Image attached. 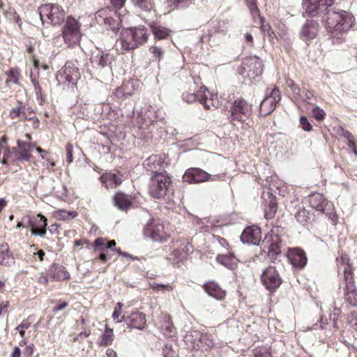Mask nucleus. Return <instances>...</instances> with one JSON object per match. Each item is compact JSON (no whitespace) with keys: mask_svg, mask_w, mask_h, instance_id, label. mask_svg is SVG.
Masks as SVG:
<instances>
[{"mask_svg":"<svg viewBox=\"0 0 357 357\" xmlns=\"http://www.w3.org/2000/svg\"><path fill=\"white\" fill-rule=\"evenodd\" d=\"M310 206L317 211L323 213H331L333 209V204L328 202L324 195L320 193H314L309 196Z\"/></svg>","mask_w":357,"mask_h":357,"instance_id":"obj_15","label":"nucleus"},{"mask_svg":"<svg viewBox=\"0 0 357 357\" xmlns=\"http://www.w3.org/2000/svg\"><path fill=\"white\" fill-rule=\"evenodd\" d=\"M107 249H111L114 251H115V250H118L117 248H116V242L114 240L109 241H107Z\"/></svg>","mask_w":357,"mask_h":357,"instance_id":"obj_61","label":"nucleus"},{"mask_svg":"<svg viewBox=\"0 0 357 357\" xmlns=\"http://www.w3.org/2000/svg\"><path fill=\"white\" fill-rule=\"evenodd\" d=\"M220 178V174H210L200 168L188 169L183 176L184 181L189 183H198L208 181H216Z\"/></svg>","mask_w":357,"mask_h":357,"instance_id":"obj_9","label":"nucleus"},{"mask_svg":"<svg viewBox=\"0 0 357 357\" xmlns=\"http://www.w3.org/2000/svg\"><path fill=\"white\" fill-rule=\"evenodd\" d=\"M50 273L52 277L58 281L68 280L70 278V274L66 268L59 264H53L50 269Z\"/></svg>","mask_w":357,"mask_h":357,"instance_id":"obj_29","label":"nucleus"},{"mask_svg":"<svg viewBox=\"0 0 357 357\" xmlns=\"http://www.w3.org/2000/svg\"><path fill=\"white\" fill-rule=\"evenodd\" d=\"M38 13L44 24V17H46L52 26H59L66 20V13L64 8L59 4L47 3L38 8Z\"/></svg>","mask_w":357,"mask_h":357,"instance_id":"obj_5","label":"nucleus"},{"mask_svg":"<svg viewBox=\"0 0 357 357\" xmlns=\"http://www.w3.org/2000/svg\"><path fill=\"white\" fill-rule=\"evenodd\" d=\"M169 164L170 160L168 155L165 153H160L149 156L144 161L143 166L147 172H151L152 175H155L156 174L166 173V172L160 171Z\"/></svg>","mask_w":357,"mask_h":357,"instance_id":"obj_8","label":"nucleus"},{"mask_svg":"<svg viewBox=\"0 0 357 357\" xmlns=\"http://www.w3.org/2000/svg\"><path fill=\"white\" fill-rule=\"evenodd\" d=\"M100 179L102 183H105L107 188H116L120 185L123 181L121 175L111 172L103 174Z\"/></svg>","mask_w":357,"mask_h":357,"instance_id":"obj_27","label":"nucleus"},{"mask_svg":"<svg viewBox=\"0 0 357 357\" xmlns=\"http://www.w3.org/2000/svg\"><path fill=\"white\" fill-rule=\"evenodd\" d=\"M94 247L99 252H104L107 250V240L103 238H98L94 241Z\"/></svg>","mask_w":357,"mask_h":357,"instance_id":"obj_46","label":"nucleus"},{"mask_svg":"<svg viewBox=\"0 0 357 357\" xmlns=\"http://www.w3.org/2000/svg\"><path fill=\"white\" fill-rule=\"evenodd\" d=\"M114 205L118 209L126 211L132 204L131 198L123 192H118L114 197Z\"/></svg>","mask_w":357,"mask_h":357,"instance_id":"obj_25","label":"nucleus"},{"mask_svg":"<svg viewBox=\"0 0 357 357\" xmlns=\"http://www.w3.org/2000/svg\"><path fill=\"white\" fill-rule=\"evenodd\" d=\"M151 229V236L153 241H165L167 238V234L165 231V227L161 224H155Z\"/></svg>","mask_w":357,"mask_h":357,"instance_id":"obj_30","label":"nucleus"},{"mask_svg":"<svg viewBox=\"0 0 357 357\" xmlns=\"http://www.w3.org/2000/svg\"><path fill=\"white\" fill-rule=\"evenodd\" d=\"M287 256L294 268H303L307 264V259L305 253L301 249H289Z\"/></svg>","mask_w":357,"mask_h":357,"instance_id":"obj_17","label":"nucleus"},{"mask_svg":"<svg viewBox=\"0 0 357 357\" xmlns=\"http://www.w3.org/2000/svg\"><path fill=\"white\" fill-rule=\"evenodd\" d=\"M17 148H13L15 158L18 160H29L31 158L30 152L33 146L20 139L17 141Z\"/></svg>","mask_w":357,"mask_h":357,"instance_id":"obj_21","label":"nucleus"},{"mask_svg":"<svg viewBox=\"0 0 357 357\" xmlns=\"http://www.w3.org/2000/svg\"><path fill=\"white\" fill-rule=\"evenodd\" d=\"M261 238V230L259 227L252 226L244 229L241 240L243 243L257 245Z\"/></svg>","mask_w":357,"mask_h":357,"instance_id":"obj_19","label":"nucleus"},{"mask_svg":"<svg viewBox=\"0 0 357 357\" xmlns=\"http://www.w3.org/2000/svg\"><path fill=\"white\" fill-rule=\"evenodd\" d=\"M217 261L230 270H234L237 266V259L232 255H218Z\"/></svg>","mask_w":357,"mask_h":357,"instance_id":"obj_31","label":"nucleus"},{"mask_svg":"<svg viewBox=\"0 0 357 357\" xmlns=\"http://www.w3.org/2000/svg\"><path fill=\"white\" fill-rule=\"evenodd\" d=\"M334 0H303V16L322 17L327 31L333 36L349 31L354 22V16L344 10L335 11L331 7Z\"/></svg>","mask_w":357,"mask_h":357,"instance_id":"obj_1","label":"nucleus"},{"mask_svg":"<svg viewBox=\"0 0 357 357\" xmlns=\"http://www.w3.org/2000/svg\"><path fill=\"white\" fill-rule=\"evenodd\" d=\"M23 108L22 103L18 101L17 106L10 111L9 116L13 120L17 119L18 121H22L26 119L27 116Z\"/></svg>","mask_w":357,"mask_h":357,"instance_id":"obj_34","label":"nucleus"},{"mask_svg":"<svg viewBox=\"0 0 357 357\" xmlns=\"http://www.w3.org/2000/svg\"><path fill=\"white\" fill-rule=\"evenodd\" d=\"M68 303L67 302H62L53 308V312H56L58 311L63 310L68 306Z\"/></svg>","mask_w":357,"mask_h":357,"instance_id":"obj_59","label":"nucleus"},{"mask_svg":"<svg viewBox=\"0 0 357 357\" xmlns=\"http://www.w3.org/2000/svg\"><path fill=\"white\" fill-rule=\"evenodd\" d=\"M1 251L0 252V264L10 266L13 262V258L8 250V245L2 244L1 245Z\"/></svg>","mask_w":357,"mask_h":357,"instance_id":"obj_35","label":"nucleus"},{"mask_svg":"<svg viewBox=\"0 0 357 357\" xmlns=\"http://www.w3.org/2000/svg\"><path fill=\"white\" fill-rule=\"evenodd\" d=\"M126 324L133 328L143 329L146 326L145 314L140 312H132L125 319Z\"/></svg>","mask_w":357,"mask_h":357,"instance_id":"obj_22","label":"nucleus"},{"mask_svg":"<svg viewBox=\"0 0 357 357\" xmlns=\"http://www.w3.org/2000/svg\"><path fill=\"white\" fill-rule=\"evenodd\" d=\"M117 44L121 47V49L126 51L132 50L138 47L137 43L134 40L131 30L129 29H123L121 33V37L117 40Z\"/></svg>","mask_w":357,"mask_h":357,"instance_id":"obj_20","label":"nucleus"},{"mask_svg":"<svg viewBox=\"0 0 357 357\" xmlns=\"http://www.w3.org/2000/svg\"><path fill=\"white\" fill-rule=\"evenodd\" d=\"M280 92L278 88L272 89L270 94L261 101L259 106V112L262 116H267L271 114L275 107L276 104L280 100Z\"/></svg>","mask_w":357,"mask_h":357,"instance_id":"obj_12","label":"nucleus"},{"mask_svg":"<svg viewBox=\"0 0 357 357\" xmlns=\"http://www.w3.org/2000/svg\"><path fill=\"white\" fill-rule=\"evenodd\" d=\"M191 3V0H178V6L179 7H188Z\"/></svg>","mask_w":357,"mask_h":357,"instance_id":"obj_60","label":"nucleus"},{"mask_svg":"<svg viewBox=\"0 0 357 357\" xmlns=\"http://www.w3.org/2000/svg\"><path fill=\"white\" fill-rule=\"evenodd\" d=\"M79 73L77 68L73 64L66 63L56 75V79L60 82H66L68 84H75L79 77Z\"/></svg>","mask_w":357,"mask_h":357,"instance_id":"obj_13","label":"nucleus"},{"mask_svg":"<svg viewBox=\"0 0 357 357\" xmlns=\"http://www.w3.org/2000/svg\"><path fill=\"white\" fill-rule=\"evenodd\" d=\"M178 0H167L166 3L169 8V11L173 10L178 8Z\"/></svg>","mask_w":357,"mask_h":357,"instance_id":"obj_56","label":"nucleus"},{"mask_svg":"<svg viewBox=\"0 0 357 357\" xmlns=\"http://www.w3.org/2000/svg\"><path fill=\"white\" fill-rule=\"evenodd\" d=\"M112 56L107 53L99 52L91 59L92 63L97 64L100 67L104 68L111 63Z\"/></svg>","mask_w":357,"mask_h":357,"instance_id":"obj_33","label":"nucleus"},{"mask_svg":"<svg viewBox=\"0 0 357 357\" xmlns=\"http://www.w3.org/2000/svg\"><path fill=\"white\" fill-rule=\"evenodd\" d=\"M319 24L314 20H307L302 26L300 38L305 42L314 39L318 33Z\"/></svg>","mask_w":357,"mask_h":357,"instance_id":"obj_18","label":"nucleus"},{"mask_svg":"<svg viewBox=\"0 0 357 357\" xmlns=\"http://www.w3.org/2000/svg\"><path fill=\"white\" fill-rule=\"evenodd\" d=\"M126 0H110L113 8L109 6L98 10L95 14L97 23L113 31H118L121 26V20L118 10L125 4Z\"/></svg>","mask_w":357,"mask_h":357,"instance_id":"obj_2","label":"nucleus"},{"mask_svg":"<svg viewBox=\"0 0 357 357\" xmlns=\"http://www.w3.org/2000/svg\"><path fill=\"white\" fill-rule=\"evenodd\" d=\"M21 351L19 347H15L12 353L11 357H20Z\"/></svg>","mask_w":357,"mask_h":357,"instance_id":"obj_63","label":"nucleus"},{"mask_svg":"<svg viewBox=\"0 0 357 357\" xmlns=\"http://www.w3.org/2000/svg\"><path fill=\"white\" fill-rule=\"evenodd\" d=\"M149 51L151 54H153L155 57L158 58L160 60L164 54V52L162 49L158 46H152L149 48Z\"/></svg>","mask_w":357,"mask_h":357,"instance_id":"obj_50","label":"nucleus"},{"mask_svg":"<svg viewBox=\"0 0 357 357\" xmlns=\"http://www.w3.org/2000/svg\"><path fill=\"white\" fill-rule=\"evenodd\" d=\"M185 342H190L189 345L192 349H208L213 347V340L211 335L208 333H199L198 331H194L192 335H186Z\"/></svg>","mask_w":357,"mask_h":357,"instance_id":"obj_10","label":"nucleus"},{"mask_svg":"<svg viewBox=\"0 0 357 357\" xmlns=\"http://www.w3.org/2000/svg\"><path fill=\"white\" fill-rule=\"evenodd\" d=\"M114 340L113 330L107 328L100 342V346H107L112 344Z\"/></svg>","mask_w":357,"mask_h":357,"instance_id":"obj_40","label":"nucleus"},{"mask_svg":"<svg viewBox=\"0 0 357 357\" xmlns=\"http://www.w3.org/2000/svg\"><path fill=\"white\" fill-rule=\"evenodd\" d=\"M151 29L155 38L158 40L167 38L172 32L170 29L155 23L151 25Z\"/></svg>","mask_w":357,"mask_h":357,"instance_id":"obj_32","label":"nucleus"},{"mask_svg":"<svg viewBox=\"0 0 357 357\" xmlns=\"http://www.w3.org/2000/svg\"><path fill=\"white\" fill-rule=\"evenodd\" d=\"M207 89L205 86H201L196 93L193 92H184L182 95L183 100L188 103H192L198 100L202 104L205 109H211V105L208 103L207 100L204 98Z\"/></svg>","mask_w":357,"mask_h":357,"instance_id":"obj_16","label":"nucleus"},{"mask_svg":"<svg viewBox=\"0 0 357 357\" xmlns=\"http://www.w3.org/2000/svg\"><path fill=\"white\" fill-rule=\"evenodd\" d=\"M243 68L250 78H255L261 75L263 72L261 60L256 56L245 58L243 61Z\"/></svg>","mask_w":357,"mask_h":357,"instance_id":"obj_14","label":"nucleus"},{"mask_svg":"<svg viewBox=\"0 0 357 357\" xmlns=\"http://www.w3.org/2000/svg\"><path fill=\"white\" fill-rule=\"evenodd\" d=\"M104 357H117L116 353L112 349H108Z\"/></svg>","mask_w":357,"mask_h":357,"instance_id":"obj_64","label":"nucleus"},{"mask_svg":"<svg viewBox=\"0 0 357 357\" xmlns=\"http://www.w3.org/2000/svg\"><path fill=\"white\" fill-rule=\"evenodd\" d=\"M257 0H245V2L252 13V15L255 16H259V8L257 6L256 3Z\"/></svg>","mask_w":357,"mask_h":357,"instance_id":"obj_47","label":"nucleus"},{"mask_svg":"<svg viewBox=\"0 0 357 357\" xmlns=\"http://www.w3.org/2000/svg\"><path fill=\"white\" fill-rule=\"evenodd\" d=\"M252 352L254 357H272L270 348L268 347H258Z\"/></svg>","mask_w":357,"mask_h":357,"instance_id":"obj_42","label":"nucleus"},{"mask_svg":"<svg viewBox=\"0 0 357 357\" xmlns=\"http://www.w3.org/2000/svg\"><path fill=\"white\" fill-rule=\"evenodd\" d=\"M172 178L167 173L151 175L149 194L155 199L164 198L171 190Z\"/></svg>","mask_w":357,"mask_h":357,"instance_id":"obj_4","label":"nucleus"},{"mask_svg":"<svg viewBox=\"0 0 357 357\" xmlns=\"http://www.w3.org/2000/svg\"><path fill=\"white\" fill-rule=\"evenodd\" d=\"M312 114L315 119L322 121L325 117V112L322 109L315 107L312 109Z\"/></svg>","mask_w":357,"mask_h":357,"instance_id":"obj_49","label":"nucleus"},{"mask_svg":"<svg viewBox=\"0 0 357 357\" xmlns=\"http://www.w3.org/2000/svg\"><path fill=\"white\" fill-rule=\"evenodd\" d=\"M252 105L243 98H238L231 107V120L241 123L245 122L252 115Z\"/></svg>","mask_w":357,"mask_h":357,"instance_id":"obj_7","label":"nucleus"},{"mask_svg":"<svg viewBox=\"0 0 357 357\" xmlns=\"http://www.w3.org/2000/svg\"><path fill=\"white\" fill-rule=\"evenodd\" d=\"M30 227H31V234L33 235H39L40 236H44L46 234V227L43 228H39L37 229L36 227H35L34 223L33 222L32 220H29Z\"/></svg>","mask_w":357,"mask_h":357,"instance_id":"obj_48","label":"nucleus"},{"mask_svg":"<svg viewBox=\"0 0 357 357\" xmlns=\"http://www.w3.org/2000/svg\"><path fill=\"white\" fill-rule=\"evenodd\" d=\"M286 83H287V85L291 89L294 98H301V89L296 86L295 82L292 79L288 78L286 80Z\"/></svg>","mask_w":357,"mask_h":357,"instance_id":"obj_45","label":"nucleus"},{"mask_svg":"<svg viewBox=\"0 0 357 357\" xmlns=\"http://www.w3.org/2000/svg\"><path fill=\"white\" fill-rule=\"evenodd\" d=\"M264 247L268 248V252L273 254L280 252V238L277 234L273 233L266 235L263 241Z\"/></svg>","mask_w":357,"mask_h":357,"instance_id":"obj_26","label":"nucleus"},{"mask_svg":"<svg viewBox=\"0 0 357 357\" xmlns=\"http://www.w3.org/2000/svg\"><path fill=\"white\" fill-rule=\"evenodd\" d=\"M203 288L210 296L217 300H222L226 296V291L213 281L205 283Z\"/></svg>","mask_w":357,"mask_h":357,"instance_id":"obj_23","label":"nucleus"},{"mask_svg":"<svg viewBox=\"0 0 357 357\" xmlns=\"http://www.w3.org/2000/svg\"><path fill=\"white\" fill-rule=\"evenodd\" d=\"M129 29L131 30V33H132L134 40L137 43L138 47L147 41L149 35L144 26H139Z\"/></svg>","mask_w":357,"mask_h":357,"instance_id":"obj_28","label":"nucleus"},{"mask_svg":"<svg viewBox=\"0 0 357 357\" xmlns=\"http://www.w3.org/2000/svg\"><path fill=\"white\" fill-rule=\"evenodd\" d=\"M296 220L302 224H306L310 220V213L304 207H299L295 214Z\"/></svg>","mask_w":357,"mask_h":357,"instance_id":"obj_38","label":"nucleus"},{"mask_svg":"<svg viewBox=\"0 0 357 357\" xmlns=\"http://www.w3.org/2000/svg\"><path fill=\"white\" fill-rule=\"evenodd\" d=\"M171 249V254L168 259L174 263H177L185 258L188 249L187 245L184 243H176Z\"/></svg>","mask_w":357,"mask_h":357,"instance_id":"obj_24","label":"nucleus"},{"mask_svg":"<svg viewBox=\"0 0 357 357\" xmlns=\"http://www.w3.org/2000/svg\"><path fill=\"white\" fill-rule=\"evenodd\" d=\"M9 306V303L8 301H3L0 303V314L3 315L7 312V309Z\"/></svg>","mask_w":357,"mask_h":357,"instance_id":"obj_58","label":"nucleus"},{"mask_svg":"<svg viewBox=\"0 0 357 357\" xmlns=\"http://www.w3.org/2000/svg\"><path fill=\"white\" fill-rule=\"evenodd\" d=\"M30 220H33V222L34 223L35 227H36L37 229L47 227V219L44 215H43L40 213L38 214L37 218H34V220L33 218H31Z\"/></svg>","mask_w":357,"mask_h":357,"instance_id":"obj_44","label":"nucleus"},{"mask_svg":"<svg viewBox=\"0 0 357 357\" xmlns=\"http://www.w3.org/2000/svg\"><path fill=\"white\" fill-rule=\"evenodd\" d=\"M82 24L79 20L73 15H68L61 29V36L68 47H74L79 43L82 37Z\"/></svg>","mask_w":357,"mask_h":357,"instance_id":"obj_3","label":"nucleus"},{"mask_svg":"<svg viewBox=\"0 0 357 357\" xmlns=\"http://www.w3.org/2000/svg\"><path fill=\"white\" fill-rule=\"evenodd\" d=\"M341 260L346 262L344 268V298L346 301L351 306H357V289L354 285V278L353 269L350 264H348V257L347 255L341 257Z\"/></svg>","mask_w":357,"mask_h":357,"instance_id":"obj_6","label":"nucleus"},{"mask_svg":"<svg viewBox=\"0 0 357 357\" xmlns=\"http://www.w3.org/2000/svg\"><path fill=\"white\" fill-rule=\"evenodd\" d=\"M152 287L155 291H168L172 290V287L169 284H162L155 283L152 284Z\"/></svg>","mask_w":357,"mask_h":357,"instance_id":"obj_52","label":"nucleus"},{"mask_svg":"<svg viewBox=\"0 0 357 357\" xmlns=\"http://www.w3.org/2000/svg\"><path fill=\"white\" fill-rule=\"evenodd\" d=\"M207 93L208 94H210L209 92L207 91L206 92V96H204V98L207 100L208 103L210 104L211 105V107H218V102H215V99H217V96L216 95H212L211 94V98H208V96H207Z\"/></svg>","mask_w":357,"mask_h":357,"instance_id":"obj_54","label":"nucleus"},{"mask_svg":"<svg viewBox=\"0 0 357 357\" xmlns=\"http://www.w3.org/2000/svg\"><path fill=\"white\" fill-rule=\"evenodd\" d=\"M30 317H28L26 319H24L22 323L19 325V328H23L24 330L28 329L31 324V322L29 321Z\"/></svg>","mask_w":357,"mask_h":357,"instance_id":"obj_57","label":"nucleus"},{"mask_svg":"<svg viewBox=\"0 0 357 357\" xmlns=\"http://www.w3.org/2000/svg\"><path fill=\"white\" fill-rule=\"evenodd\" d=\"M38 282L43 284H48V278L47 277L42 273L38 279Z\"/></svg>","mask_w":357,"mask_h":357,"instance_id":"obj_62","label":"nucleus"},{"mask_svg":"<svg viewBox=\"0 0 357 357\" xmlns=\"http://www.w3.org/2000/svg\"><path fill=\"white\" fill-rule=\"evenodd\" d=\"M122 307L123 305L121 303H117L113 312L112 318L116 323H120L126 319L124 316H121L122 313Z\"/></svg>","mask_w":357,"mask_h":357,"instance_id":"obj_43","label":"nucleus"},{"mask_svg":"<svg viewBox=\"0 0 357 357\" xmlns=\"http://www.w3.org/2000/svg\"><path fill=\"white\" fill-rule=\"evenodd\" d=\"M164 320V324L161 326V330L164 333V334L167 336H172L174 334L175 328L170 320V317L169 315H164L162 317Z\"/></svg>","mask_w":357,"mask_h":357,"instance_id":"obj_36","label":"nucleus"},{"mask_svg":"<svg viewBox=\"0 0 357 357\" xmlns=\"http://www.w3.org/2000/svg\"><path fill=\"white\" fill-rule=\"evenodd\" d=\"M277 211V206L275 203L271 202L270 204V211L269 212H266L265 216L266 218L273 217Z\"/></svg>","mask_w":357,"mask_h":357,"instance_id":"obj_55","label":"nucleus"},{"mask_svg":"<svg viewBox=\"0 0 357 357\" xmlns=\"http://www.w3.org/2000/svg\"><path fill=\"white\" fill-rule=\"evenodd\" d=\"M77 215L75 211H67L63 209L58 210L55 211L54 216L59 220H70L73 219Z\"/></svg>","mask_w":357,"mask_h":357,"instance_id":"obj_39","label":"nucleus"},{"mask_svg":"<svg viewBox=\"0 0 357 357\" xmlns=\"http://www.w3.org/2000/svg\"><path fill=\"white\" fill-rule=\"evenodd\" d=\"M261 279L263 284L269 291L276 289L282 283L281 278L273 266H269L264 271Z\"/></svg>","mask_w":357,"mask_h":357,"instance_id":"obj_11","label":"nucleus"},{"mask_svg":"<svg viewBox=\"0 0 357 357\" xmlns=\"http://www.w3.org/2000/svg\"><path fill=\"white\" fill-rule=\"evenodd\" d=\"M135 6L148 12L153 8L151 0H131Z\"/></svg>","mask_w":357,"mask_h":357,"instance_id":"obj_41","label":"nucleus"},{"mask_svg":"<svg viewBox=\"0 0 357 357\" xmlns=\"http://www.w3.org/2000/svg\"><path fill=\"white\" fill-rule=\"evenodd\" d=\"M66 161L68 163H71L73 161V146L71 144L68 143L66 146Z\"/></svg>","mask_w":357,"mask_h":357,"instance_id":"obj_51","label":"nucleus"},{"mask_svg":"<svg viewBox=\"0 0 357 357\" xmlns=\"http://www.w3.org/2000/svg\"><path fill=\"white\" fill-rule=\"evenodd\" d=\"M300 124L305 131H310L312 130V126L305 116L301 117Z\"/></svg>","mask_w":357,"mask_h":357,"instance_id":"obj_53","label":"nucleus"},{"mask_svg":"<svg viewBox=\"0 0 357 357\" xmlns=\"http://www.w3.org/2000/svg\"><path fill=\"white\" fill-rule=\"evenodd\" d=\"M6 75L8 76V78L6 80V84L7 85H9L10 83H13L15 84H19V79L20 77V72L19 69L12 68L6 73Z\"/></svg>","mask_w":357,"mask_h":357,"instance_id":"obj_37","label":"nucleus"}]
</instances>
